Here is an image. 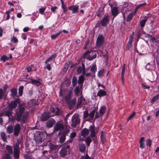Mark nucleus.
<instances>
[{"label":"nucleus","instance_id":"nucleus-46","mask_svg":"<svg viewBox=\"0 0 159 159\" xmlns=\"http://www.w3.org/2000/svg\"><path fill=\"white\" fill-rule=\"evenodd\" d=\"M24 87L23 86H20L19 89V94L20 96H21L23 94Z\"/></svg>","mask_w":159,"mask_h":159},{"label":"nucleus","instance_id":"nucleus-60","mask_svg":"<svg viewBox=\"0 0 159 159\" xmlns=\"http://www.w3.org/2000/svg\"><path fill=\"white\" fill-rule=\"evenodd\" d=\"M142 34V31L140 30H139L137 33V37L138 38H139Z\"/></svg>","mask_w":159,"mask_h":159},{"label":"nucleus","instance_id":"nucleus-39","mask_svg":"<svg viewBox=\"0 0 159 159\" xmlns=\"http://www.w3.org/2000/svg\"><path fill=\"white\" fill-rule=\"evenodd\" d=\"M59 139V141L60 143H63L66 139V136H65L64 134H62Z\"/></svg>","mask_w":159,"mask_h":159},{"label":"nucleus","instance_id":"nucleus-48","mask_svg":"<svg viewBox=\"0 0 159 159\" xmlns=\"http://www.w3.org/2000/svg\"><path fill=\"white\" fill-rule=\"evenodd\" d=\"M102 9L100 8L96 12V15L100 17L102 15Z\"/></svg>","mask_w":159,"mask_h":159},{"label":"nucleus","instance_id":"nucleus-17","mask_svg":"<svg viewBox=\"0 0 159 159\" xmlns=\"http://www.w3.org/2000/svg\"><path fill=\"white\" fill-rule=\"evenodd\" d=\"M67 152L66 148H62L60 151V155L61 157H64L67 155Z\"/></svg>","mask_w":159,"mask_h":159},{"label":"nucleus","instance_id":"nucleus-33","mask_svg":"<svg viewBox=\"0 0 159 159\" xmlns=\"http://www.w3.org/2000/svg\"><path fill=\"white\" fill-rule=\"evenodd\" d=\"M6 92L5 91H3V90L0 88V99L2 100L3 97L4 96L5 97H6Z\"/></svg>","mask_w":159,"mask_h":159},{"label":"nucleus","instance_id":"nucleus-54","mask_svg":"<svg viewBox=\"0 0 159 159\" xmlns=\"http://www.w3.org/2000/svg\"><path fill=\"white\" fill-rule=\"evenodd\" d=\"M11 41H12L13 43H17L18 42V40L17 38L15 36H13L12 39L11 40Z\"/></svg>","mask_w":159,"mask_h":159},{"label":"nucleus","instance_id":"nucleus-47","mask_svg":"<svg viewBox=\"0 0 159 159\" xmlns=\"http://www.w3.org/2000/svg\"><path fill=\"white\" fill-rule=\"evenodd\" d=\"M91 52V51L88 50L84 54V55L83 56V57L84 58H86L89 55H90V54Z\"/></svg>","mask_w":159,"mask_h":159},{"label":"nucleus","instance_id":"nucleus-58","mask_svg":"<svg viewBox=\"0 0 159 159\" xmlns=\"http://www.w3.org/2000/svg\"><path fill=\"white\" fill-rule=\"evenodd\" d=\"M46 8L45 7L40 8L39 10V13L41 14H43L44 11L46 10Z\"/></svg>","mask_w":159,"mask_h":159},{"label":"nucleus","instance_id":"nucleus-11","mask_svg":"<svg viewBox=\"0 0 159 159\" xmlns=\"http://www.w3.org/2000/svg\"><path fill=\"white\" fill-rule=\"evenodd\" d=\"M104 42V37L102 34H100L98 36L97 39L96 45L97 47H100L101 46Z\"/></svg>","mask_w":159,"mask_h":159},{"label":"nucleus","instance_id":"nucleus-7","mask_svg":"<svg viewBox=\"0 0 159 159\" xmlns=\"http://www.w3.org/2000/svg\"><path fill=\"white\" fill-rule=\"evenodd\" d=\"M89 131L90 132V136L91 137H95L96 134H97L98 131V129L95 128V126L93 125H91L89 128Z\"/></svg>","mask_w":159,"mask_h":159},{"label":"nucleus","instance_id":"nucleus-25","mask_svg":"<svg viewBox=\"0 0 159 159\" xmlns=\"http://www.w3.org/2000/svg\"><path fill=\"white\" fill-rule=\"evenodd\" d=\"M106 92L104 90L99 89L97 94V95L99 97L105 96L106 95Z\"/></svg>","mask_w":159,"mask_h":159},{"label":"nucleus","instance_id":"nucleus-14","mask_svg":"<svg viewBox=\"0 0 159 159\" xmlns=\"http://www.w3.org/2000/svg\"><path fill=\"white\" fill-rule=\"evenodd\" d=\"M64 129L63 125L59 122H57L54 127V131L57 132L60 130H63Z\"/></svg>","mask_w":159,"mask_h":159},{"label":"nucleus","instance_id":"nucleus-20","mask_svg":"<svg viewBox=\"0 0 159 159\" xmlns=\"http://www.w3.org/2000/svg\"><path fill=\"white\" fill-rule=\"evenodd\" d=\"M98 108H97L95 107L93 110L90 112V113L89 114V120H93L95 112H96Z\"/></svg>","mask_w":159,"mask_h":159},{"label":"nucleus","instance_id":"nucleus-18","mask_svg":"<svg viewBox=\"0 0 159 159\" xmlns=\"http://www.w3.org/2000/svg\"><path fill=\"white\" fill-rule=\"evenodd\" d=\"M111 14L113 16V19H114L119 13L117 8L115 7L112 8L111 9Z\"/></svg>","mask_w":159,"mask_h":159},{"label":"nucleus","instance_id":"nucleus-42","mask_svg":"<svg viewBox=\"0 0 159 159\" xmlns=\"http://www.w3.org/2000/svg\"><path fill=\"white\" fill-rule=\"evenodd\" d=\"M147 35L150 41L153 43H155L156 38L152 37L151 35L149 34H147Z\"/></svg>","mask_w":159,"mask_h":159},{"label":"nucleus","instance_id":"nucleus-6","mask_svg":"<svg viewBox=\"0 0 159 159\" xmlns=\"http://www.w3.org/2000/svg\"><path fill=\"white\" fill-rule=\"evenodd\" d=\"M106 108L105 106H101L99 110V113L96 112L95 116V119L102 116L105 113Z\"/></svg>","mask_w":159,"mask_h":159},{"label":"nucleus","instance_id":"nucleus-53","mask_svg":"<svg viewBox=\"0 0 159 159\" xmlns=\"http://www.w3.org/2000/svg\"><path fill=\"white\" fill-rule=\"evenodd\" d=\"M3 159H11L10 155L8 153H6L3 157Z\"/></svg>","mask_w":159,"mask_h":159},{"label":"nucleus","instance_id":"nucleus-32","mask_svg":"<svg viewBox=\"0 0 159 159\" xmlns=\"http://www.w3.org/2000/svg\"><path fill=\"white\" fill-rule=\"evenodd\" d=\"M144 139V138L143 137L141 138L139 142L140 143L139 147L142 149L143 148L145 147L144 142L143 141Z\"/></svg>","mask_w":159,"mask_h":159},{"label":"nucleus","instance_id":"nucleus-19","mask_svg":"<svg viewBox=\"0 0 159 159\" xmlns=\"http://www.w3.org/2000/svg\"><path fill=\"white\" fill-rule=\"evenodd\" d=\"M79 147L80 152L84 153L85 151L86 147L85 145L82 142L79 143Z\"/></svg>","mask_w":159,"mask_h":159},{"label":"nucleus","instance_id":"nucleus-26","mask_svg":"<svg viewBox=\"0 0 159 159\" xmlns=\"http://www.w3.org/2000/svg\"><path fill=\"white\" fill-rule=\"evenodd\" d=\"M57 56V53H55L53 54L50 57L48 58L45 61V63L47 64L48 62L54 59Z\"/></svg>","mask_w":159,"mask_h":159},{"label":"nucleus","instance_id":"nucleus-27","mask_svg":"<svg viewBox=\"0 0 159 159\" xmlns=\"http://www.w3.org/2000/svg\"><path fill=\"white\" fill-rule=\"evenodd\" d=\"M30 83L33 84L37 86H39L41 85V83L39 81L36 80L31 79Z\"/></svg>","mask_w":159,"mask_h":159},{"label":"nucleus","instance_id":"nucleus-57","mask_svg":"<svg viewBox=\"0 0 159 159\" xmlns=\"http://www.w3.org/2000/svg\"><path fill=\"white\" fill-rule=\"evenodd\" d=\"M135 112H133V113L131 114L130 116L127 118V121H129V120L133 118L135 116Z\"/></svg>","mask_w":159,"mask_h":159},{"label":"nucleus","instance_id":"nucleus-59","mask_svg":"<svg viewBox=\"0 0 159 159\" xmlns=\"http://www.w3.org/2000/svg\"><path fill=\"white\" fill-rule=\"evenodd\" d=\"M76 135V134L75 132H73L70 134V138L71 139L74 138Z\"/></svg>","mask_w":159,"mask_h":159},{"label":"nucleus","instance_id":"nucleus-22","mask_svg":"<svg viewBox=\"0 0 159 159\" xmlns=\"http://www.w3.org/2000/svg\"><path fill=\"white\" fill-rule=\"evenodd\" d=\"M72 95V93L71 90H69L66 93L65 96V100L66 102H67L68 101L70 100L71 96Z\"/></svg>","mask_w":159,"mask_h":159},{"label":"nucleus","instance_id":"nucleus-45","mask_svg":"<svg viewBox=\"0 0 159 159\" xmlns=\"http://www.w3.org/2000/svg\"><path fill=\"white\" fill-rule=\"evenodd\" d=\"M97 57V54H95L92 56H91L90 55H89L86 57V59L89 61H92L93 59Z\"/></svg>","mask_w":159,"mask_h":159},{"label":"nucleus","instance_id":"nucleus-29","mask_svg":"<svg viewBox=\"0 0 159 159\" xmlns=\"http://www.w3.org/2000/svg\"><path fill=\"white\" fill-rule=\"evenodd\" d=\"M125 64H123L122 68V71L121 73V80L123 83V81L124 80V75L125 72Z\"/></svg>","mask_w":159,"mask_h":159},{"label":"nucleus","instance_id":"nucleus-56","mask_svg":"<svg viewBox=\"0 0 159 159\" xmlns=\"http://www.w3.org/2000/svg\"><path fill=\"white\" fill-rule=\"evenodd\" d=\"M152 143V140L150 139H148L146 140V144L149 147H150L151 146Z\"/></svg>","mask_w":159,"mask_h":159},{"label":"nucleus","instance_id":"nucleus-21","mask_svg":"<svg viewBox=\"0 0 159 159\" xmlns=\"http://www.w3.org/2000/svg\"><path fill=\"white\" fill-rule=\"evenodd\" d=\"M89 134V130L86 128H84L82 129L81 132V134L84 137H85Z\"/></svg>","mask_w":159,"mask_h":159},{"label":"nucleus","instance_id":"nucleus-10","mask_svg":"<svg viewBox=\"0 0 159 159\" xmlns=\"http://www.w3.org/2000/svg\"><path fill=\"white\" fill-rule=\"evenodd\" d=\"M83 87L82 85H79L75 88L74 92L76 96H78L79 94L82 95Z\"/></svg>","mask_w":159,"mask_h":159},{"label":"nucleus","instance_id":"nucleus-31","mask_svg":"<svg viewBox=\"0 0 159 159\" xmlns=\"http://www.w3.org/2000/svg\"><path fill=\"white\" fill-rule=\"evenodd\" d=\"M78 80L76 77L74 76L72 79V85L73 87L75 86L77 84Z\"/></svg>","mask_w":159,"mask_h":159},{"label":"nucleus","instance_id":"nucleus-3","mask_svg":"<svg viewBox=\"0 0 159 159\" xmlns=\"http://www.w3.org/2000/svg\"><path fill=\"white\" fill-rule=\"evenodd\" d=\"M45 135L42 131H37L34 134V139L37 143H41L43 142Z\"/></svg>","mask_w":159,"mask_h":159},{"label":"nucleus","instance_id":"nucleus-28","mask_svg":"<svg viewBox=\"0 0 159 159\" xmlns=\"http://www.w3.org/2000/svg\"><path fill=\"white\" fill-rule=\"evenodd\" d=\"M11 95L13 98L16 97L17 94V91L16 89L15 88L11 89Z\"/></svg>","mask_w":159,"mask_h":159},{"label":"nucleus","instance_id":"nucleus-30","mask_svg":"<svg viewBox=\"0 0 159 159\" xmlns=\"http://www.w3.org/2000/svg\"><path fill=\"white\" fill-rule=\"evenodd\" d=\"M148 20V17H145L144 19L140 21V24L141 27L143 28L145 26V23Z\"/></svg>","mask_w":159,"mask_h":159},{"label":"nucleus","instance_id":"nucleus-5","mask_svg":"<svg viewBox=\"0 0 159 159\" xmlns=\"http://www.w3.org/2000/svg\"><path fill=\"white\" fill-rule=\"evenodd\" d=\"M71 126L73 128H75L76 126L80 123V120L78 115L75 114L72 116L71 119Z\"/></svg>","mask_w":159,"mask_h":159},{"label":"nucleus","instance_id":"nucleus-64","mask_svg":"<svg viewBox=\"0 0 159 159\" xmlns=\"http://www.w3.org/2000/svg\"><path fill=\"white\" fill-rule=\"evenodd\" d=\"M1 60L4 62L7 60V56L6 55H3L1 57Z\"/></svg>","mask_w":159,"mask_h":159},{"label":"nucleus","instance_id":"nucleus-24","mask_svg":"<svg viewBox=\"0 0 159 159\" xmlns=\"http://www.w3.org/2000/svg\"><path fill=\"white\" fill-rule=\"evenodd\" d=\"M12 111L9 108H8V110H6L4 111V116H7L8 117H10L12 115Z\"/></svg>","mask_w":159,"mask_h":159},{"label":"nucleus","instance_id":"nucleus-49","mask_svg":"<svg viewBox=\"0 0 159 159\" xmlns=\"http://www.w3.org/2000/svg\"><path fill=\"white\" fill-rule=\"evenodd\" d=\"M61 32V31H60L56 34L51 35V39H55L58 36H59Z\"/></svg>","mask_w":159,"mask_h":159},{"label":"nucleus","instance_id":"nucleus-43","mask_svg":"<svg viewBox=\"0 0 159 159\" xmlns=\"http://www.w3.org/2000/svg\"><path fill=\"white\" fill-rule=\"evenodd\" d=\"M83 65H84V63H82L81 66H79L77 69V72L78 74H80L82 70H83Z\"/></svg>","mask_w":159,"mask_h":159},{"label":"nucleus","instance_id":"nucleus-38","mask_svg":"<svg viewBox=\"0 0 159 159\" xmlns=\"http://www.w3.org/2000/svg\"><path fill=\"white\" fill-rule=\"evenodd\" d=\"M100 138L101 141L102 143H103L106 140V136L104 134V133L103 131H102L101 132Z\"/></svg>","mask_w":159,"mask_h":159},{"label":"nucleus","instance_id":"nucleus-36","mask_svg":"<svg viewBox=\"0 0 159 159\" xmlns=\"http://www.w3.org/2000/svg\"><path fill=\"white\" fill-rule=\"evenodd\" d=\"M85 141L86 143L87 146L89 147L90 145V143L92 141V140L90 137L88 136L85 140Z\"/></svg>","mask_w":159,"mask_h":159},{"label":"nucleus","instance_id":"nucleus-40","mask_svg":"<svg viewBox=\"0 0 159 159\" xmlns=\"http://www.w3.org/2000/svg\"><path fill=\"white\" fill-rule=\"evenodd\" d=\"M49 147H50V149L51 150H56L57 149V151H58V146L57 145H54L50 143L49 145Z\"/></svg>","mask_w":159,"mask_h":159},{"label":"nucleus","instance_id":"nucleus-50","mask_svg":"<svg viewBox=\"0 0 159 159\" xmlns=\"http://www.w3.org/2000/svg\"><path fill=\"white\" fill-rule=\"evenodd\" d=\"M89 116V114L88 111H85L83 113V118L84 119L87 118Z\"/></svg>","mask_w":159,"mask_h":159},{"label":"nucleus","instance_id":"nucleus-61","mask_svg":"<svg viewBox=\"0 0 159 159\" xmlns=\"http://www.w3.org/2000/svg\"><path fill=\"white\" fill-rule=\"evenodd\" d=\"M55 113L56 115H60L61 114L62 112L61 110L60 109L57 108V111H56Z\"/></svg>","mask_w":159,"mask_h":159},{"label":"nucleus","instance_id":"nucleus-55","mask_svg":"<svg viewBox=\"0 0 159 159\" xmlns=\"http://www.w3.org/2000/svg\"><path fill=\"white\" fill-rule=\"evenodd\" d=\"M158 98H157V96L156 95L153 97V98H152L151 100V102L152 103H154V102H156L157 100H158Z\"/></svg>","mask_w":159,"mask_h":159},{"label":"nucleus","instance_id":"nucleus-62","mask_svg":"<svg viewBox=\"0 0 159 159\" xmlns=\"http://www.w3.org/2000/svg\"><path fill=\"white\" fill-rule=\"evenodd\" d=\"M24 157L25 159H31V156L28 154H25Z\"/></svg>","mask_w":159,"mask_h":159},{"label":"nucleus","instance_id":"nucleus-1","mask_svg":"<svg viewBox=\"0 0 159 159\" xmlns=\"http://www.w3.org/2000/svg\"><path fill=\"white\" fill-rule=\"evenodd\" d=\"M25 111V108L21 105H19L15 115V119L18 122L22 120L21 123L24 124L27 120L29 113Z\"/></svg>","mask_w":159,"mask_h":159},{"label":"nucleus","instance_id":"nucleus-12","mask_svg":"<svg viewBox=\"0 0 159 159\" xmlns=\"http://www.w3.org/2000/svg\"><path fill=\"white\" fill-rule=\"evenodd\" d=\"M21 127L19 123L16 124L14 127V134L16 137L18 136L20 132Z\"/></svg>","mask_w":159,"mask_h":159},{"label":"nucleus","instance_id":"nucleus-8","mask_svg":"<svg viewBox=\"0 0 159 159\" xmlns=\"http://www.w3.org/2000/svg\"><path fill=\"white\" fill-rule=\"evenodd\" d=\"M110 16L108 15L105 16L101 22L99 23H98L97 25L98 24V26L100 24H101V26H104L107 25L108 23L110 20Z\"/></svg>","mask_w":159,"mask_h":159},{"label":"nucleus","instance_id":"nucleus-41","mask_svg":"<svg viewBox=\"0 0 159 159\" xmlns=\"http://www.w3.org/2000/svg\"><path fill=\"white\" fill-rule=\"evenodd\" d=\"M133 17V14L131 13L128 16L126 21L127 22H130L132 19Z\"/></svg>","mask_w":159,"mask_h":159},{"label":"nucleus","instance_id":"nucleus-4","mask_svg":"<svg viewBox=\"0 0 159 159\" xmlns=\"http://www.w3.org/2000/svg\"><path fill=\"white\" fill-rule=\"evenodd\" d=\"M20 150L19 145L16 143L13 148V155L14 159H19L20 157Z\"/></svg>","mask_w":159,"mask_h":159},{"label":"nucleus","instance_id":"nucleus-37","mask_svg":"<svg viewBox=\"0 0 159 159\" xmlns=\"http://www.w3.org/2000/svg\"><path fill=\"white\" fill-rule=\"evenodd\" d=\"M91 71L92 73L95 75V73L97 71V67L95 64H93L91 67Z\"/></svg>","mask_w":159,"mask_h":159},{"label":"nucleus","instance_id":"nucleus-16","mask_svg":"<svg viewBox=\"0 0 159 159\" xmlns=\"http://www.w3.org/2000/svg\"><path fill=\"white\" fill-rule=\"evenodd\" d=\"M55 123V120L53 118H51L47 122L46 126L48 128H51Z\"/></svg>","mask_w":159,"mask_h":159},{"label":"nucleus","instance_id":"nucleus-34","mask_svg":"<svg viewBox=\"0 0 159 159\" xmlns=\"http://www.w3.org/2000/svg\"><path fill=\"white\" fill-rule=\"evenodd\" d=\"M14 127L11 125H9L7 127V131L9 134L12 133L13 131Z\"/></svg>","mask_w":159,"mask_h":159},{"label":"nucleus","instance_id":"nucleus-52","mask_svg":"<svg viewBox=\"0 0 159 159\" xmlns=\"http://www.w3.org/2000/svg\"><path fill=\"white\" fill-rule=\"evenodd\" d=\"M146 5V3L145 2H144L143 3L141 4H140L138 5V6H137V7L136 8L135 10L137 11V10L138 9H139L140 7H143V6H145Z\"/></svg>","mask_w":159,"mask_h":159},{"label":"nucleus","instance_id":"nucleus-51","mask_svg":"<svg viewBox=\"0 0 159 159\" xmlns=\"http://www.w3.org/2000/svg\"><path fill=\"white\" fill-rule=\"evenodd\" d=\"M83 101L82 100V96H81L80 98H78V102L77 104V106L78 107L81 104Z\"/></svg>","mask_w":159,"mask_h":159},{"label":"nucleus","instance_id":"nucleus-15","mask_svg":"<svg viewBox=\"0 0 159 159\" xmlns=\"http://www.w3.org/2000/svg\"><path fill=\"white\" fill-rule=\"evenodd\" d=\"M76 101V98H74L73 99L66 102L70 109H71L73 108L75 104Z\"/></svg>","mask_w":159,"mask_h":159},{"label":"nucleus","instance_id":"nucleus-2","mask_svg":"<svg viewBox=\"0 0 159 159\" xmlns=\"http://www.w3.org/2000/svg\"><path fill=\"white\" fill-rule=\"evenodd\" d=\"M61 4V7L63 10V12L66 14L68 11V9L72 11V13H76L78 11V9H79V6L78 5H73L70 6H69L67 8V7L66 5L65 4L64 1L63 0H60Z\"/></svg>","mask_w":159,"mask_h":159},{"label":"nucleus","instance_id":"nucleus-44","mask_svg":"<svg viewBox=\"0 0 159 159\" xmlns=\"http://www.w3.org/2000/svg\"><path fill=\"white\" fill-rule=\"evenodd\" d=\"M0 135L1 138H2V139L3 140V141H6L7 138L5 133L4 132H1L0 134Z\"/></svg>","mask_w":159,"mask_h":159},{"label":"nucleus","instance_id":"nucleus-35","mask_svg":"<svg viewBox=\"0 0 159 159\" xmlns=\"http://www.w3.org/2000/svg\"><path fill=\"white\" fill-rule=\"evenodd\" d=\"M6 149L7 151V152H8V154L9 155L12 154L13 153V151L12 148L11 147L8 146L7 145L6 147Z\"/></svg>","mask_w":159,"mask_h":159},{"label":"nucleus","instance_id":"nucleus-23","mask_svg":"<svg viewBox=\"0 0 159 159\" xmlns=\"http://www.w3.org/2000/svg\"><path fill=\"white\" fill-rule=\"evenodd\" d=\"M85 79L84 78V75H81L79 77L78 83L79 85H82L83 86V84Z\"/></svg>","mask_w":159,"mask_h":159},{"label":"nucleus","instance_id":"nucleus-63","mask_svg":"<svg viewBox=\"0 0 159 159\" xmlns=\"http://www.w3.org/2000/svg\"><path fill=\"white\" fill-rule=\"evenodd\" d=\"M80 159H92L91 158L89 157V156L87 154H86L85 157L82 156L80 158Z\"/></svg>","mask_w":159,"mask_h":159},{"label":"nucleus","instance_id":"nucleus-13","mask_svg":"<svg viewBox=\"0 0 159 159\" xmlns=\"http://www.w3.org/2000/svg\"><path fill=\"white\" fill-rule=\"evenodd\" d=\"M51 113L49 112H45L43 113L40 116V119L43 121L47 120L50 117Z\"/></svg>","mask_w":159,"mask_h":159},{"label":"nucleus","instance_id":"nucleus-9","mask_svg":"<svg viewBox=\"0 0 159 159\" xmlns=\"http://www.w3.org/2000/svg\"><path fill=\"white\" fill-rule=\"evenodd\" d=\"M20 100L19 99H16L15 100L12 101L8 105L9 108L13 111V109L16 107L17 103H19Z\"/></svg>","mask_w":159,"mask_h":159}]
</instances>
